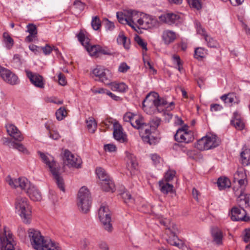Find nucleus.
<instances>
[{
    "label": "nucleus",
    "instance_id": "1",
    "mask_svg": "<svg viewBox=\"0 0 250 250\" xmlns=\"http://www.w3.org/2000/svg\"><path fill=\"white\" fill-rule=\"evenodd\" d=\"M42 161L46 164L49 169L58 187L63 192L65 191L64 181L62 177L60 172V168L56 165L54 158L50 155H46L41 151L38 152Z\"/></svg>",
    "mask_w": 250,
    "mask_h": 250
},
{
    "label": "nucleus",
    "instance_id": "2",
    "mask_svg": "<svg viewBox=\"0 0 250 250\" xmlns=\"http://www.w3.org/2000/svg\"><path fill=\"white\" fill-rule=\"evenodd\" d=\"M167 102L166 99L160 97L158 93L152 92L146 96L143 102L144 110H147V107L153 106L158 112H164L166 108L168 107Z\"/></svg>",
    "mask_w": 250,
    "mask_h": 250
},
{
    "label": "nucleus",
    "instance_id": "3",
    "mask_svg": "<svg viewBox=\"0 0 250 250\" xmlns=\"http://www.w3.org/2000/svg\"><path fill=\"white\" fill-rule=\"evenodd\" d=\"M15 208L19 212L23 222L25 224H29L31 219V211L27 198L19 197L16 199Z\"/></svg>",
    "mask_w": 250,
    "mask_h": 250
},
{
    "label": "nucleus",
    "instance_id": "4",
    "mask_svg": "<svg viewBox=\"0 0 250 250\" xmlns=\"http://www.w3.org/2000/svg\"><path fill=\"white\" fill-rule=\"evenodd\" d=\"M91 204V196L88 189L85 187L80 188L77 198V205L80 210L83 213H87Z\"/></svg>",
    "mask_w": 250,
    "mask_h": 250
},
{
    "label": "nucleus",
    "instance_id": "5",
    "mask_svg": "<svg viewBox=\"0 0 250 250\" xmlns=\"http://www.w3.org/2000/svg\"><path fill=\"white\" fill-rule=\"evenodd\" d=\"M28 232L33 248L37 250H42L43 246L46 243V239H44V237L41 235V232L38 230L30 229Z\"/></svg>",
    "mask_w": 250,
    "mask_h": 250
},
{
    "label": "nucleus",
    "instance_id": "6",
    "mask_svg": "<svg viewBox=\"0 0 250 250\" xmlns=\"http://www.w3.org/2000/svg\"><path fill=\"white\" fill-rule=\"evenodd\" d=\"M98 216L104 229L108 231H111L113 227L111 224V212L108 207L102 205L99 209Z\"/></svg>",
    "mask_w": 250,
    "mask_h": 250
},
{
    "label": "nucleus",
    "instance_id": "7",
    "mask_svg": "<svg viewBox=\"0 0 250 250\" xmlns=\"http://www.w3.org/2000/svg\"><path fill=\"white\" fill-rule=\"evenodd\" d=\"M92 74L93 76L98 78L96 80L99 81L106 84H109V82L111 81L112 78V74L110 71L108 69H105L100 65H97L93 69Z\"/></svg>",
    "mask_w": 250,
    "mask_h": 250
},
{
    "label": "nucleus",
    "instance_id": "8",
    "mask_svg": "<svg viewBox=\"0 0 250 250\" xmlns=\"http://www.w3.org/2000/svg\"><path fill=\"white\" fill-rule=\"evenodd\" d=\"M79 41L84 46L85 48L92 57L98 58L99 57V45H90L89 44L88 39L86 38L84 33L81 31L77 35Z\"/></svg>",
    "mask_w": 250,
    "mask_h": 250
},
{
    "label": "nucleus",
    "instance_id": "9",
    "mask_svg": "<svg viewBox=\"0 0 250 250\" xmlns=\"http://www.w3.org/2000/svg\"><path fill=\"white\" fill-rule=\"evenodd\" d=\"M104 123L105 125H109L110 124H113V136L116 140L121 143L127 142L126 135L123 132V128L118 122H113L112 119H109L106 120Z\"/></svg>",
    "mask_w": 250,
    "mask_h": 250
},
{
    "label": "nucleus",
    "instance_id": "10",
    "mask_svg": "<svg viewBox=\"0 0 250 250\" xmlns=\"http://www.w3.org/2000/svg\"><path fill=\"white\" fill-rule=\"evenodd\" d=\"M123 119L125 122H129L134 128L139 130L146 126V123L142 117L131 112L126 113L124 116Z\"/></svg>",
    "mask_w": 250,
    "mask_h": 250
},
{
    "label": "nucleus",
    "instance_id": "11",
    "mask_svg": "<svg viewBox=\"0 0 250 250\" xmlns=\"http://www.w3.org/2000/svg\"><path fill=\"white\" fill-rule=\"evenodd\" d=\"M137 11L133 10H127V16L129 19V26L132 29L137 31L139 29L143 21V15Z\"/></svg>",
    "mask_w": 250,
    "mask_h": 250
},
{
    "label": "nucleus",
    "instance_id": "12",
    "mask_svg": "<svg viewBox=\"0 0 250 250\" xmlns=\"http://www.w3.org/2000/svg\"><path fill=\"white\" fill-rule=\"evenodd\" d=\"M188 126L185 125L177 130L174 135L175 140L177 142L188 143L193 141V133L191 131H188Z\"/></svg>",
    "mask_w": 250,
    "mask_h": 250
},
{
    "label": "nucleus",
    "instance_id": "13",
    "mask_svg": "<svg viewBox=\"0 0 250 250\" xmlns=\"http://www.w3.org/2000/svg\"><path fill=\"white\" fill-rule=\"evenodd\" d=\"M64 162L69 167H81L82 161L81 158L72 154L69 150L65 149L63 154Z\"/></svg>",
    "mask_w": 250,
    "mask_h": 250
},
{
    "label": "nucleus",
    "instance_id": "14",
    "mask_svg": "<svg viewBox=\"0 0 250 250\" xmlns=\"http://www.w3.org/2000/svg\"><path fill=\"white\" fill-rule=\"evenodd\" d=\"M160 21L154 16L147 14L143 15V21L141 28L144 29H153L159 27Z\"/></svg>",
    "mask_w": 250,
    "mask_h": 250
},
{
    "label": "nucleus",
    "instance_id": "15",
    "mask_svg": "<svg viewBox=\"0 0 250 250\" xmlns=\"http://www.w3.org/2000/svg\"><path fill=\"white\" fill-rule=\"evenodd\" d=\"M160 22L169 25H177L180 22V17L178 14L167 13L159 17Z\"/></svg>",
    "mask_w": 250,
    "mask_h": 250
},
{
    "label": "nucleus",
    "instance_id": "16",
    "mask_svg": "<svg viewBox=\"0 0 250 250\" xmlns=\"http://www.w3.org/2000/svg\"><path fill=\"white\" fill-rule=\"evenodd\" d=\"M5 237H0L1 250H14L15 243L13 238V235L10 232L7 234L5 228L4 229Z\"/></svg>",
    "mask_w": 250,
    "mask_h": 250
},
{
    "label": "nucleus",
    "instance_id": "17",
    "mask_svg": "<svg viewBox=\"0 0 250 250\" xmlns=\"http://www.w3.org/2000/svg\"><path fill=\"white\" fill-rule=\"evenodd\" d=\"M247 213L244 208L234 207L231 210V219L233 221H248L250 220L247 216Z\"/></svg>",
    "mask_w": 250,
    "mask_h": 250
},
{
    "label": "nucleus",
    "instance_id": "18",
    "mask_svg": "<svg viewBox=\"0 0 250 250\" xmlns=\"http://www.w3.org/2000/svg\"><path fill=\"white\" fill-rule=\"evenodd\" d=\"M0 76L7 83L15 85L18 83V77L9 70L0 66Z\"/></svg>",
    "mask_w": 250,
    "mask_h": 250
},
{
    "label": "nucleus",
    "instance_id": "19",
    "mask_svg": "<svg viewBox=\"0 0 250 250\" xmlns=\"http://www.w3.org/2000/svg\"><path fill=\"white\" fill-rule=\"evenodd\" d=\"M125 160L126 161V167L129 171L130 175L135 174V171L138 169V163L134 154L128 152H125Z\"/></svg>",
    "mask_w": 250,
    "mask_h": 250
},
{
    "label": "nucleus",
    "instance_id": "20",
    "mask_svg": "<svg viewBox=\"0 0 250 250\" xmlns=\"http://www.w3.org/2000/svg\"><path fill=\"white\" fill-rule=\"evenodd\" d=\"M144 131L145 132V134L142 135V138L144 142L148 143L150 145H154L159 141L158 138L154 137L151 134L149 126L146 123V126L139 130L140 133H143Z\"/></svg>",
    "mask_w": 250,
    "mask_h": 250
},
{
    "label": "nucleus",
    "instance_id": "21",
    "mask_svg": "<svg viewBox=\"0 0 250 250\" xmlns=\"http://www.w3.org/2000/svg\"><path fill=\"white\" fill-rule=\"evenodd\" d=\"M26 73L27 76L33 85L41 88L44 87V83L42 76L37 73H33L29 71H26Z\"/></svg>",
    "mask_w": 250,
    "mask_h": 250
},
{
    "label": "nucleus",
    "instance_id": "22",
    "mask_svg": "<svg viewBox=\"0 0 250 250\" xmlns=\"http://www.w3.org/2000/svg\"><path fill=\"white\" fill-rule=\"evenodd\" d=\"M8 134L12 137L15 140L21 142L23 140V136L18 128L13 124H7L6 125Z\"/></svg>",
    "mask_w": 250,
    "mask_h": 250
},
{
    "label": "nucleus",
    "instance_id": "23",
    "mask_svg": "<svg viewBox=\"0 0 250 250\" xmlns=\"http://www.w3.org/2000/svg\"><path fill=\"white\" fill-rule=\"evenodd\" d=\"M161 38L166 45H169L176 39L177 34L172 30L166 29L163 31Z\"/></svg>",
    "mask_w": 250,
    "mask_h": 250
},
{
    "label": "nucleus",
    "instance_id": "24",
    "mask_svg": "<svg viewBox=\"0 0 250 250\" xmlns=\"http://www.w3.org/2000/svg\"><path fill=\"white\" fill-rule=\"evenodd\" d=\"M159 184V189L163 193L167 194L169 193L171 194V197L176 196L173 189V186L172 184L164 181V180L160 181Z\"/></svg>",
    "mask_w": 250,
    "mask_h": 250
},
{
    "label": "nucleus",
    "instance_id": "25",
    "mask_svg": "<svg viewBox=\"0 0 250 250\" xmlns=\"http://www.w3.org/2000/svg\"><path fill=\"white\" fill-rule=\"evenodd\" d=\"M230 123L231 125H233L238 130H242L245 126L241 115L237 111L234 112Z\"/></svg>",
    "mask_w": 250,
    "mask_h": 250
},
{
    "label": "nucleus",
    "instance_id": "26",
    "mask_svg": "<svg viewBox=\"0 0 250 250\" xmlns=\"http://www.w3.org/2000/svg\"><path fill=\"white\" fill-rule=\"evenodd\" d=\"M211 233L213 242L218 245H221L223 236L222 230L217 227L213 228Z\"/></svg>",
    "mask_w": 250,
    "mask_h": 250
},
{
    "label": "nucleus",
    "instance_id": "27",
    "mask_svg": "<svg viewBox=\"0 0 250 250\" xmlns=\"http://www.w3.org/2000/svg\"><path fill=\"white\" fill-rule=\"evenodd\" d=\"M27 194L34 201H39L42 199L41 192L33 185L28 189Z\"/></svg>",
    "mask_w": 250,
    "mask_h": 250
},
{
    "label": "nucleus",
    "instance_id": "28",
    "mask_svg": "<svg viewBox=\"0 0 250 250\" xmlns=\"http://www.w3.org/2000/svg\"><path fill=\"white\" fill-rule=\"evenodd\" d=\"M170 234L171 236H169L167 239L168 243L172 246L181 248L183 246V243L178 238L177 236L175 235V230H171V231L170 232Z\"/></svg>",
    "mask_w": 250,
    "mask_h": 250
},
{
    "label": "nucleus",
    "instance_id": "29",
    "mask_svg": "<svg viewBox=\"0 0 250 250\" xmlns=\"http://www.w3.org/2000/svg\"><path fill=\"white\" fill-rule=\"evenodd\" d=\"M241 162L243 166L250 165V149L245 148L241 152Z\"/></svg>",
    "mask_w": 250,
    "mask_h": 250
},
{
    "label": "nucleus",
    "instance_id": "30",
    "mask_svg": "<svg viewBox=\"0 0 250 250\" xmlns=\"http://www.w3.org/2000/svg\"><path fill=\"white\" fill-rule=\"evenodd\" d=\"M101 187L102 189L105 191L113 192L115 190L114 183L110 179L102 181Z\"/></svg>",
    "mask_w": 250,
    "mask_h": 250
},
{
    "label": "nucleus",
    "instance_id": "31",
    "mask_svg": "<svg viewBox=\"0 0 250 250\" xmlns=\"http://www.w3.org/2000/svg\"><path fill=\"white\" fill-rule=\"evenodd\" d=\"M246 193L242 191H240V194L238 195L237 202L238 205L240 208H249V204L248 203L247 199L246 198Z\"/></svg>",
    "mask_w": 250,
    "mask_h": 250
},
{
    "label": "nucleus",
    "instance_id": "32",
    "mask_svg": "<svg viewBox=\"0 0 250 250\" xmlns=\"http://www.w3.org/2000/svg\"><path fill=\"white\" fill-rule=\"evenodd\" d=\"M207 139L208 143V146H210L209 149L215 148L219 146L220 141L215 135L211 134L207 135Z\"/></svg>",
    "mask_w": 250,
    "mask_h": 250
},
{
    "label": "nucleus",
    "instance_id": "33",
    "mask_svg": "<svg viewBox=\"0 0 250 250\" xmlns=\"http://www.w3.org/2000/svg\"><path fill=\"white\" fill-rule=\"evenodd\" d=\"M220 99L229 106H231L232 103L235 102L236 97L234 93H228L222 95Z\"/></svg>",
    "mask_w": 250,
    "mask_h": 250
},
{
    "label": "nucleus",
    "instance_id": "34",
    "mask_svg": "<svg viewBox=\"0 0 250 250\" xmlns=\"http://www.w3.org/2000/svg\"><path fill=\"white\" fill-rule=\"evenodd\" d=\"M208 143L207 139L206 136L202 137L201 139L199 140L196 144V147L200 150H205L209 149L210 146H208Z\"/></svg>",
    "mask_w": 250,
    "mask_h": 250
},
{
    "label": "nucleus",
    "instance_id": "35",
    "mask_svg": "<svg viewBox=\"0 0 250 250\" xmlns=\"http://www.w3.org/2000/svg\"><path fill=\"white\" fill-rule=\"evenodd\" d=\"M217 184L219 189L222 190L226 188H229L231 183L230 180L227 177H220L218 179Z\"/></svg>",
    "mask_w": 250,
    "mask_h": 250
},
{
    "label": "nucleus",
    "instance_id": "36",
    "mask_svg": "<svg viewBox=\"0 0 250 250\" xmlns=\"http://www.w3.org/2000/svg\"><path fill=\"white\" fill-rule=\"evenodd\" d=\"M109 84L110 85V88L113 91L124 92L127 88V86L123 83H116L114 82L110 83V82Z\"/></svg>",
    "mask_w": 250,
    "mask_h": 250
},
{
    "label": "nucleus",
    "instance_id": "37",
    "mask_svg": "<svg viewBox=\"0 0 250 250\" xmlns=\"http://www.w3.org/2000/svg\"><path fill=\"white\" fill-rule=\"evenodd\" d=\"M85 4L80 0H76L73 3L71 10L75 14H79L84 10Z\"/></svg>",
    "mask_w": 250,
    "mask_h": 250
},
{
    "label": "nucleus",
    "instance_id": "38",
    "mask_svg": "<svg viewBox=\"0 0 250 250\" xmlns=\"http://www.w3.org/2000/svg\"><path fill=\"white\" fill-rule=\"evenodd\" d=\"M87 127L89 132L94 133L97 128V123L92 117L88 118L86 121Z\"/></svg>",
    "mask_w": 250,
    "mask_h": 250
},
{
    "label": "nucleus",
    "instance_id": "39",
    "mask_svg": "<svg viewBox=\"0 0 250 250\" xmlns=\"http://www.w3.org/2000/svg\"><path fill=\"white\" fill-rule=\"evenodd\" d=\"M3 42L5 43L6 47L10 49L14 45V40L10 37V35L7 32H4L3 34Z\"/></svg>",
    "mask_w": 250,
    "mask_h": 250
},
{
    "label": "nucleus",
    "instance_id": "40",
    "mask_svg": "<svg viewBox=\"0 0 250 250\" xmlns=\"http://www.w3.org/2000/svg\"><path fill=\"white\" fill-rule=\"evenodd\" d=\"M96 173L98 178L102 182L110 179L109 176L106 173L105 170L102 167L97 168Z\"/></svg>",
    "mask_w": 250,
    "mask_h": 250
},
{
    "label": "nucleus",
    "instance_id": "41",
    "mask_svg": "<svg viewBox=\"0 0 250 250\" xmlns=\"http://www.w3.org/2000/svg\"><path fill=\"white\" fill-rule=\"evenodd\" d=\"M46 242L42 250H61L60 247L51 240L46 239Z\"/></svg>",
    "mask_w": 250,
    "mask_h": 250
},
{
    "label": "nucleus",
    "instance_id": "42",
    "mask_svg": "<svg viewBox=\"0 0 250 250\" xmlns=\"http://www.w3.org/2000/svg\"><path fill=\"white\" fill-rule=\"evenodd\" d=\"M32 185H33L31 184L27 179L25 178H20L19 187H20L21 189L25 190L26 193L28 189L30 188Z\"/></svg>",
    "mask_w": 250,
    "mask_h": 250
},
{
    "label": "nucleus",
    "instance_id": "43",
    "mask_svg": "<svg viewBox=\"0 0 250 250\" xmlns=\"http://www.w3.org/2000/svg\"><path fill=\"white\" fill-rule=\"evenodd\" d=\"M160 223L161 224L165 226L166 229H167L170 232L171 231V230H175L177 229L175 225H174L173 224L171 225L169 219H162L160 221Z\"/></svg>",
    "mask_w": 250,
    "mask_h": 250
},
{
    "label": "nucleus",
    "instance_id": "44",
    "mask_svg": "<svg viewBox=\"0 0 250 250\" xmlns=\"http://www.w3.org/2000/svg\"><path fill=\"white\" fill-rule=\"evenodd\" d=\"M240 174L243 175V173L242 172L237 171L234 175V182H236L237 180L238 183L239 187L240 188H244L247 184V180L246 178L244 179H238V178H237V176H239Z\"/></svg>",
    "mask_w": 250,
    "mask_h": 250
},
{
    "label": "nucleus",
    "instance_id": "45",
    "mask_svg": "<svg viewBox=\"0 0 250 250\" xmlns=\"http://www.w3.org/2000/svg\"><path fill=\"white\" fill-rule=\"evenodd\" d=\"M127 15V11L125 12V14H120L119 12L117 13V17L118 21L122 24H127L129 25V19Z\"/></svg>",
    "mask_w": 250,
    "mask_h": 250
},
{
    "label": "nucleus",
    "instance_id": "46",
    "mask_svg": "<svg viewBox=\"0 0 250 250\" xmlns=\"http://www.w3.org/2000/svg\"><path fill=\"white\" fill-rule=\"evenodd\" d=\"M67 111L64 107H61L56 112V118L59 121L62 120L66 116Z\"/></svg>",
    "mask_w": 250,
    "mask_h": 250
},
{
    "label": "nucleus",
    "instance_id": "47",
    "mask_svg": "<svg viewBox=\"0 0 250 250\" xmlns=\"http://www.w3.org/2000/svg\"><path fill=\"white\" fill-rule=\"evenodd\" d=\"M206 52L203 48L198 47L194 51V57L197 59H201L205 57Z\"/></svg>",
    "mask_w": 250,
    "mask_h": 250
},
{
    "label": "nucleus",
    "instance_id": "48",
    "mask_svg": "<svg viewBox=\"0 0 250 250\" xmlns=\"http://www.w3.org/2000/svg\"><path fill=\"white\" fill-rule=\"evenodd\" d=\"M91 26L95 30H98L101 27V21L98 17L95 16L92 18Z\"/></svg>",
    "mask_w": 250,
    "mask_h": 250
},
{
    "label": "nucleus",
    "instance_id": "49",
    "mask_svg": "<svg viewBox=\"0 0 250 250\" xmlns=\"http://www.w3.org/2000/svg\"><path fill=\"white\" fill-rule=\"evenodd\" d=\"M6 181L12 188H16L19 187L20 178L18 179L13 180L10 176H8L6 178Z\"/></svg>",
    "mask_w": 250,
    "mask_h": 250
},
{
    "label": "nucleus",
    "instance_id": "50",
    "mask_svg": "<svg viewBox=\"0 0 250 250\" xmlns=\"http://www.w3.org/2000/svg\"><path fill=\"white\" fill-rule=\"evenodd\" d=\"M175 174L176 172L174 170H169L166 173L164 181L168 183L173 179Z\"/></svg>",
    "mask_w": 250,
    "mask_h": 250
},
{
    "label": "nucleus",
    "instance_id": "51",
    "mask_svg": "<svg viewBox=\"0 0 250 250\" xmlns=\"http://www.w3.org/2000/svg\"><path fill=\"white\" fill-rule=\"evenodd\" d=\"M27 32L34 36H36L37 34V29L35 25L32 23H29L27 25Z\"/></svg>",
    "mask_w": 250,
    "mask_h": 250
},
{
    "label": "nucleus",
    "instance_id": "52",
    "mask_svg": "<svg viewBox=\"0 0 250 250\" xmlns=\"http://www.w3.org/2000/svg\"><path fill=\"white\" fill-rule=\"evenodd\" d=\"M190 6L197 10L201 8V3L200 0H187Z\"/></svg>",
    "mask_w": 250,
    "mask_h": 250
},
{
    "label": "nucleus",
    "instance_id": "53",
    "mask_svg": "<svg viewBox=\"0 0 250 250\" xmlns=\"http://www.w3.org/2000/svg\"><path fill=\"white\" fill-rule=\"evenodd\" d=\"M161 120L160 118L154 117H153L150 121V127H153L156 129L160 125Z\"/></svg>",
    "mask_w": 250,
    "mask_h": 250
},
{
    "label": "nucleus",
    "instance_id": "54",
    "mask_svg": "<svg viewBox=\"0 0 250 250\" xmlns=\"http://www.w3.org/2000/svg\"><path fill=\"white\" fill-rule=\"evenodd\" d=\"M205 41L207 42L208 46L210 47H216L217 46L216 41L213 38L209 37L208 35L204 37Z\"/></svg>",
    "mask_w": 250,
    "mask_h": 250
},
{
    "label": "nucleus",
    "instance_id": "55",
    "mask_svg": "<svg viewBox=\"0 0 250 250\" xmlns=\"http://www.w3.org/2000/svg\"><path fill=\"white\" fill-rule=\"evenodd\" d=\"M122 197L125 203H132L133 202L131 195L128 191L123 192L122 193Z\"/></svg>",
    "mask_w": 250,
    "mask_h": 250
},
{
    "label": "nucleus",
    "instance_id": "56",
    "mask_svg": "<svg viewBox=\"0 0 250 250\" xmlns=\"http://www.w3.org/2000/svg\"><path fill=\"white\" fill-rule=\"evenodd\" d=\"M45 127L49 131V136L53 140H58L61 137L60 134L57 131L55 130L51 131L49 128V126L47 124L45 125Z\"/></svg>",
    "mask_w": 250,
    "mask_h": 250
},
{
    "label": "nucleus",
    "instance_id": "57",
    "mask_svg": "<svg viewBox=\"0 0 250 250\" xmlns=\"http://www.w3.org/2000/svg\"><path fill=\"white\" fill-rule=\"evenodd\" d=\"M195 24L197 32L198 34H200L203 36L204 37L207 35L206 34L205 29L202 27L199 22H198V21H195Z\"/></svg>",
    "mask_w": 250,
    "mask_h": 250
},
{
    "label": "nucleus",
    "instance_id": "58",
    "mask_svg": "<svg viewBox=\"0 0 250 250\" xmlns=\"http://www.w3.org/2000/svg\"><path fill=\"white\" fill-rule=\"evenodd\" d=\"M135 42L139 44L143 49H145V50H147V43L145 42L138 35H137L135 37Z\"/></svg>",
    "mask_w": 250,
    "mask_h": 250
},
{
    "label": "nucleus",
    "instance_id": "59",
    "mask_svg": "<svg viewBox=\"0 0 250 250\" xmlns=\"http://www.w3.org/2000/svg\"><path fill=\"white\" fill-rule=\"evenodd\" d=\"M99 57L101 55H112V53L111 50L108 48L107 47H102L99 45Z\"/></svg>",
    "mask_w": 250,
    "mask_h": 250
},
{
    "label": "nucleus",
    "instance_id": "60",
    "mask_svg": "<svg viewBox=\"0 0 250 250\" xmlns=\"http://www.w3.org/2000/svg\"><path fill=\"white\" fill-rule=\"evenodd\" d=\"M12 147L15 149H18L19 151L25 152L27 151L26 149L24 146L20 143H13L12 144Z\"/></svg>",
    "mask_w": 250,
    "mask_h": 250
},
{
    "label": "nucleus",
    "instance_id": "61",
    "mask_svg": "<svg viewBox=\"0 0 250 250\" xmlns=\"http://www.w3.org/2000/svg\"><path fill=\"white\" fill-rule=\"evenodd\" d=\"M223 109V106L218 104H210V110L211 112H217L221 111Z\"/></svg>",
    "mask_w": 250,
    "mask_h": 250
},
{
    "label": "nucleus",
    "instance_id": "62",
    "mask_svg": "<svg viewBox=\"0 0 250 250\" xmlns=\"http://www.w3.org/2000/svg\"><path fill=\"white\" fill-rule=\"evenodd\" d=\"M173 61L176 63L177 65V68L178 70L181 72L182 70L183 69V67L181 66V60L180 58L178 55H173Z\"/></svg>",
    "mask_w": 250,
    "mask_h": 250
},
{
    "label": "nucleus",
    "instance_id": "63",
    "mask_svg": "<svg viewBox=\"0 0 250 250\" xmlns=\"http://www.w3.org/2000/svg\"><path fill=\"white\" fill-rule=\"evenodd\" d=\"M91 91L93 94H105L107 90L103 88H93L91 89Z\"/></svg>",
    "mask_w": 250,
    "mask_h": 250
},
{
    "label": "nucleus",
    "instance_id": "64",
    "mask_svg": "<svg viewBox=\"0 0 250 250\" xmlns=\"http://www.w3.org/2000/svg\"><path fill=\"white\" fill-rule=\"evenodd\" d=\"M129 69V66H128L126 63L122 62L119 66L118 70L122 73L126 72Z\"/></svg>",
    "mask_w": 250,
    "mask_h": 250
}]
</instances>
